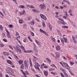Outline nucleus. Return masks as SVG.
Masks as SVG:
<instances>
[{
	"label": "nucleus",
	"instance_id": "1",
	"mask_svg": "<svg viewBox=\"0 0 77 77\" xmlns=\"http://www.w3.org/2000/svg\"><path fill=\"white\" fill-rule=\"evenodd\" d=\"M40 7L41 10L42 9H45V4H40L39 6Z\"/></svg>",
	"mask_w": 77,
	"mask_h": 77
},
{
	"label": "nucleus",
	"instance_id": "2",
	"mask_svg": "<svg viewBox=\"0 0 77 77\" xmlns=\"http://www.w3.org/2000/svg\"><path fill=\"white\" fill-rule=\"evenodd\" d=\"M40 16H41V17L42 19H43V20H47V17H46L43 14H40Z\"/></svg>",
	"mask_w": 77,
	"mask_h": 77
},
{
	"label": "nucleus",
	"instance_id": "3",
	"mask_svg": "<svg viewBox=\"0 0 77 77\" xmlns=\"http://www.w3.org/2000/svg\"><path fill=\"white\" fill-rule=\"evenodd\" d=\"M48 26L49 27L50 30H51V31L52 30V26H51L50 23H48Z\"/></svg>",
	"mask_w": 77,
	"mask_h": 77
},
{
	"label": "nucleus",
	"instance_id": "4",
	"mask_svg": "<svg viewBox=\"0 0 77 77\" xmlns=\"http://www.w3.org/2000/svg\"><path fill=\"white\" fill-rule=\"evenodd\" d=\"M35 65H34L35 68V66H37L38 67V66H40V65H38V63L37 62H35L34 63Z\"/></svg>",
	"mask_w": 77,
	"mask_h": 77
},
{
	"label": "nucleus",
	"instance_id": "5",
	"mask_svg": "<svg viewBox=\"0 0 77 77\" xmlns=\"http://www.w3.org/2000/svg\"><path fill=\"white\" fill-rule=\"evenodd\" d=\"M20 71H21L22 72L23 74V75H24V76L26 77V73L24 72L22 69H20Z\"/></svg>",
	"mask_w": 77,
	"mask_h": 77
},
{
	"label": "nucleus",
	"instance_id": "6",
	"mask_svg": "<svg viewBox=\"0 0 77 77\" xmlns=\"http://www.w3.org/2000/svg\"><path fill=\"white\" fill-rule=\"evenodd\" d=\"M33 59L34 62H36V60H38V58H37L35 56L33 57Z\"/></svg>",
	"mask_w": 77,
	"mask_h": 77
},
{
	"label": "nucleus",
	"instance_id": "7",
	"mask_svg": "<svg viewBox=\"0 0 77 77\" xmlns=\"http://www.w3.org/2000/svg\"><path fill=\"white\" fill-rule=\"evenodd\" d=\"M56 49L58 51L60 49V48L59 47V46L57 45L56 47Z\"/></svg>",
	"mask_w": 77,
	"mask_h": 77
},
{
	"label": "nucleus",
	"instance_id": "8",
	"mask_svg": "<svg viewBox=\"0 0 77 77\" xmlns=\"http://www.w3.org/2000/svg\"><path fill=\"white\" fill-rule=\"evenodd\" d=\"M44 74L46 76H47L48 75V72L46 71H45L44 72Z\"/></svg>",
	"mask_w": 77,
	"mask_h": 77
},
{
	"label": "nucleus",
	"instance_id": "9",
	"mask_svg": "<svg viewBox=\"0 0 77 77\" xmlns=\"http://www.w3.org/2000/svg\"><path fill=\"white\" fill-rule=\"evenodd\" d=\"M63 64H64V68L66 67V66H67V65H68V64L66 63L63 62Z\"/></svg>",
	"mask_w": 77,
	"mask_h": 77
},
{
	"label": "nucleus",
	"instance_id": "10",
	"mask_svg": "<svg viewBox=\"0 0 77 77\" xmlns=\"http://www.w3.org/2000/svg\"><path fill=\"white\" fill-rule=\"evenodd\" d=\"M25 13H26V11H25V10H23V12L20 13V14H21V15H24V14H25Z\"/></svg>",
	"mask_w": 77,
	"mask_h": 77
},
{
	"label": "nucleus",
	"instance_id": "11",
	"mask_svg": "<svg viewBox=\"0 0 77 77\" xmlns=\"http://www.w3.org/2000/svg\"><path fill=\"white\" fill-rule=\"evenodd\" d=\"M35 66V68L36 69H38V71H40V69H39V66Z\"/></svg>",
	"mask_w": 77,
	"mask_h": 77
},
{
	"label": "nucleus",
	"instance_id": "12",
	"mask_svg": "<svg viewBox=\"0 0 77 77\" xmlns=\"http://www.w3.org/2000/svg\"><path fill=\"white\" fill-rule=\"evenodd\" d=\"M6 72L7 73H8V74H11V71H9L8 69L6 70Z\"/></svg>",
	"mask_w": 77,
	"mask_h": 77
},
{
	"label": "nucleus",
	"instance_id": "13",
	"mask_svg": "<svg viewBox=\"0 0 77 77\" xmlns=\"http://www.w3.org/2000/svg\"><path fill=\"white\" fill-rule=\"evenodd\" d=\"M23 29H26L27 27V25L26 24H24L23 25Z\"/></svg>",
	"mask_w": 77,
	"mask_h": 77
},
{
	"label": "nucleus",
	"instance_id": "14",
	"mask_svg": "<svg viewBox=\"0 0 77 77\" xmlns=\"http://www.w3.org/2000/svg\"><path fill=\"white\" fill-rule=\"evenodd\" d=\"M65 68L66 69H70L69 66H68V65H67V66H66L65 67Z\"/></svg>",
	"mask_w": 77,
	"mask_h": 77
},
{
	"label": "nucleus",
	"instance_id": "15",
	"mask_svg": "<svg viewBox=\"0 0 77 77\" xmlns=\"http://www.w3.org/2000/svg\"><path fill=\"white\" fill-rule=\"evenodd\" d=\"M29 24H31V25H33L35 24V23L33 22H32L29 23Z\"/></svg>",
	"mask_w": 77,
	"mask_h": 77
},
{
	"label": "nucleus",
	"instance_id": "16",
	"mask_svg": "<svg viewBox=\"0 0 77 77\" xmlns=\"http://www.w3.org/2000/svg\"><path fill=\"white\" fill-rule=\"evenodd\" d=\"M62 28L63 29H68V27L67 26H62Z\"/></svg>",
	"mask_w": 77,
	"mask_h": 77
},
{
	"label": "nucleus",
	"instance_id": "17",
	"mask_svg": "<svg viewBox=\"0 0 77 77\" xmlns=\"http://www.w3.org/2000/svg\"><path fill=\"white\" fill-rule=\"evenodd\" d=\"M19 8H22V9H23L24 8V5H21L19 6Z\"/></svg>",
	"mask_w": 77,
	"mask_h": 77
},
{
	"label": "nucleus",
	"instance_id": "18",
	"mask_svg": "<svg viewBox=\"0 0 77 77\" xmlns=\"http://www.w3.org/2000/svg\"><path fill=\"white\" fill-rule=\"evenodd\" d=\"M7 62L8 63H9V64H11V63H12V62L9 60H7Z\"/></svg>",
	"mask_w": 77,
	"mask_h": 77
},
{
	"label": "nucleus",
	"instance_id": "19",
	"mask_svg": "<svg viewBox=\"0 0 77 77\" xmlns=\"http://www.w3.org/2000/svg\"><path fill=\"white\" fill-rule=\"evenodd\" d=\"M29 8H31L32 9H35V7H33V6L31 5L29 7Z\"/></svg>",
	"mask_w": 77,
	"mask_h": 77
},
{
	"label": "nucleus",
	"instance_id": "20",
	"mask_svg": "<svg viewBox=\"0 0 77 77\" xmlns=\"http://www.w3.org/2000/svg\"><path fill=\"white\" fill-rule=\"evenodd\" d=\"M42 25L43 27H45V22H42Z\"/></svg>",
	"mask_w": 77,
	"mask_h": 77
},
{
	"label": "nucleus",
	"instance_id": "21",
	"mask_svg": "<svg viewBox=\"0 0 77 77\" xmlns=\"http://www.w3.org/2000/svg\"><path fill=\"white\" fill-rule=\"evenodd\" d=\"M23 60L21 61V60H19L18 61L19 63V64H20V65H21V63H23Z\"/></svg>",
	"mask_w": 77,
	"mask_h": 77
},
{
	"label": "nucleus",
	"instance_id": "22",
	"mask_svg": "<svg viewBox=\"0 0 77 77\" xmlns=\"http://www.w3.org/2000/svg\"><path fill=\"white\" fill-rule=\"evenodd\" d=\"M25 66H26V65H28L27 63V61L25 60L24 62Z\"/></svg>",
	"mask_w": 77,
	"mask_h": 77
},
{
	"label": "nucleus",
	"instance_id": "23",
	"mask_svg": "<svg viewBox=\"0 0 77 77\" xmlns=\"http://www.w3.org/2000/svg\"><path fill=\"white\" fill-rule=\"evenodd\" d=\"M7 36L8 37V38H11V35H10V34L7 35Z\"/></svg>",
	"mask_w": 77,
	"mask_h": 77
},
{
	"label": "nucleus",
	"instance_id": "24",
	"mask_svg": "<svg viewBox=\"0 0 77 77\" xmlns=\"http://www.w3.org/2000/svg\"><path fill=\"white\" fill-rule=\"evenodd\" d=\"M22 49H23V50L24 51L25 50V49L24 48V47L23 46H21V47H20Z\"/></svg>",
	"mask_w": 77,
	"mask_h": 77
},
{
	"label": "nucleus",
	"instance_id": "25",
	"mask_svg": "<svg viewBox=\"0 0 77 77\" xmlns=\"http://www.w3.org/2000/svg\"><path fill=\"white\" fill-rule=\"evenodd\" d=\"M56 55L57 57H59L60 56L59 53L58 52H57V53L56 54Z\"/></svg>",
	"mask_w": 77,
	"mask_h": 77
},
{
	"label": "nucleus",
	"instance_id": "26",
	"mask_svg": "<svg viewBox=\"0 0 77 77\" xmlns=\"http://www.w3.org/2000/svg\"><path fill=\"white\" fill-rule=\"evenodd\" d=\"M19 23L20 24H22V23H23V20H19Z\"/></svg>",
	"mask_w": 77,
	"mask_h": 77
},
{
	"label": "nucleus",
	"instance_id": "27",
	"mask_svg": "<svg viewBox=\"0 0 77 77\" xmlns=\"http://www.w3.org/2000/svg\"><path fill=\"white\" fill-rule=\"evenodd\" d=\"M25 68L26 69H28V65L25 66Z\"/></svg>",
	"mask_w": 77,
	"mask_h": 77
},
{
	"label": "nucleus",
	"instance_id": "28",
	"mask_svg": "<svg viewBox=\"0 0 77 77\" xmlns=\"http://www.w3.org/2000/svg\"><path fill=\"white\" fill-rule=\"evenodd\" d=\"M3 41L4 42H8V40H7L6 38L3 39Z\"/></svg>",
	"mask_w": 77,
	"mask_h": 77
},
{
	"label": "nucleus",
	"instance_id": "29",
	"mask_svg": "<svg viewBox=\"0 0 77 77\" xmlns=\"http://www.w3.org/2000/svg\"><path fill=\"white\" fill-rule=\"evenodd\" d=\"M63 59H64V60H67L66 59V57H65V56H63Z\"/></svg>",
	"mask_w": 77,
	"mask_h": 77
},
{
	"label": "nucleus",
	"instance_id": "30",
	"mask_svg": "<svg viewBox=\"0 0 77 77\" xmlns=\"http://www.w3.org/2000/svg\"><path fill=\"white\" fill-rule=\"evenodd\" d=\"M31 34L32 36H35V34H34V33L33 32H31Z\"/></svg>",
	"mask_w": 77,
	"mask_h": 77
},
{
	"label": "nucleus",
	"instance_id": "31",
	"mask_svg": "<svg viewBox=\"0 0 77 77\" xmlns=\"http://www.w3.org/2000/svg\"><path fill=\"white\" fill-rule=\"evenodd\" d=\"M58 20H60V21H63V22H64V20H62V19H61V18H58Z\"/></svg>",
	"mask_w": 77,
	"mask_h": 77
},
{
	"label": "nucleus",
	"instance_id": "32",
	"mask_svg": "<svg viewBox=\"0 0 77 77\" xmlns=\"http://www.w3.org/2000/svg\"><path fill=\"white\" fill-rule=\"evenodd\" d=\"M17 51H18L19 53H21V50L20 49L17 50Z\"/></svg>",
	"mask_w": 77,
	"mask_h": 77
},
{
	"label": "nucleus",
	"instance_id": "33",
	"mask_svg": "<svg viewBox=\"0 0 77 77\" xmlns=\"http://www.w3.org/2000/svg\"><path fill=\"white\" fill-rule=\"evenodd\" d=\"M61 42H62V43H63V45H64V42H63V39L62 38H61Z\"/></svg>",
	"mask_w": 77,
	"mask_h": 77
},
{
	"label": "nucleus",
	"instance_id": "34",
	"mask_svg": "<svg viewBox=\"0 0 77 77\" xmlns=\"http://www.w3.org/2000/svg\"><path fill=\"white\" fill-rule=\"evenodd\" d=\"M0 29L1 30H3V26L2 25L0 26Z\"/></svg>",
	"mask_w": 77,
	"mask_h": 77
},
{
	"label": "nucleus",
	"instance_id": "35",
	"mask_svg": "<svg viewBox=\"0 0 77 77\" xmlns=\"http://www.w3.org/2000/svg\"><path fill=\"white\" fill-rule=\"evenodd\" d=\"M8 26L10 28H12V27H13V26L12 25H9Z\"/></svg>",
	"mask_w": 77,
	"mask_h": 77
},
{
	"label": "nucleus",
	"instance_id": "36",
	"mask_svg": "<svg viewBox=\"0 0 77 77\" xmlns=\"http://www.w3.org/2000/svg\"><path fill=\"white\" fill-rule=\"evenodd\" d=\"M46 59L48 61V62H51V60H50V59L48 58H47Z\"/></svg>",
	"mask_w": 77,
	"mask_h": 77
},
{
	"label": "nucleus",
	"instance_id": "37",
	"mask_svg": "<svg viewBox=\"0 0 77 77\" xmlns=\"http://www.w3.org/2000/svg\"><path fill=\"white\" fill-rule=\"evenodd\" d=\"M16 48L17 49V50L20 49V48H19V47L18 46H16Z\"/></svg>",
	"mask_w": 77,
	"mask_h": 77
},
{
	"label": "nucleus",
	"instance_id": "38",
	"mask_svg": "<svg viewBox=\"0 0 77 77\" xmlns=\"http://www.w3.org/2000/svg\"><path fill=\"white\" fill-rule=\"evenodd\" d=\"M32 19V17H28V20H30Z\"/></svg>",
	"mask_w": 77,
	"mask_h": 77
},
{
	"label": "nucleus",
	"instance_id": "39",
	"mask_svg": "<svg viewBox=\"0 0 77 77\" xmlns=\"http://www.w3.org/2000/svg\"><path fill=\"white\" fill-rule=\"evenodd\" d=\"M64 40V42H65V43H67V39H66V38H65Z\"/></svg>",
	"mask_w": 77,
	"mask_h": 77
},
{
	"label": "nucleus",
	"instance_id": "40",
	"mask_svg": "<svg viewBox=\"0 0 77 77\" xmlns=\"http://www.w3.org/2000/svg\"><path fill=\"white\" fill-rule=\"evenodd\" d=\"M73 42H74L75 44H76L77 43V42L75 40V39L73 40Z\"/></svg>",
	"mask_w": 77,
	"mask_h": 77
},
{
	"label": "nucleus",
	"instance_id": "41",
	"mask_svg": "<svg viewBox=\"0 0 77 77\" xmlns=\"http://www.w3.org/2000/svg\"><path fill=\"white\" fill-rule=\"evenodd\" d=\"M21 69H23V68H24V64H22L21 65Z\"/></svg>",
	"mask_w": 77,
	"mask_h": 77
},
{
	"label": "nucleus",
	"instance_id": "42",
	"mask_svg": "<svg viewBox=\"0 0 77 77\" xmlns=\"http://www.w3.org/2000/svg\"><path fill=\"white\" fill-rule=\"evenodd\" d=\"M30 64L31 67H32V66H33L32 65V62H31L30 61Z\"/></svg>",
	"mask_w": 77,
	"mask_h": 77
},
{
	"label": "nucleus",
	"instance_id": "43",
	"mask_svg": "<svg viewBox=\"0 0 77 77\" xmlns=\"http://www.w3.org/2000/svg\"><path fill=\"white\" fill-rule=\"evenodd\" d=\"M64 74L65 75V77H68V74H66V73H65Z\"/></svg>",
	"mask_w": 77,
	"mask_h": 77
},
{
	"label": "nucleus",
	"instance_id": "44",
	"mask_svg": "<svg viewBox=\"0 0 77 77\" xmlns=\"http://www.w3.org/2000/svg\"><path fill=\"white\" fill-rule=\"evenodd\" d=\"M69 13H71L72 12V10L71 9H70L68 11Z\"/></svg>",
	"mask_w": 77,
	"mask_h": 77
},
{
	"label": "nucleus",
	"instance_id": "45",
	"mask_svg": "<svg viewBox=\"0 0 77 77\" xmlns=\"http://www.w3.org/2000/svg\"><path fill=\"white\" fill-rule=\"evenodd\" d=\"M12 0L13 1V2H14L15 3H16V5L17 4V0Z\"/></svg>",
	"mask_w": 77,
	"mask_h": 77
},
{
	"label": "nucleus",
	"instance_id": "46",
	"mask_svg": "<svg viewBox=\"0 0 77 77\" xmlns=\"http://www.w3.org/2000/svg\"><path fill=\"white\" fill-rule=\"evenodd\" d=\"M8 47H9V48H10L11 49H12V50H13V48H12V46L9 45L8 46Z\"/></svg>",
	"mask_w": 77,
	"mask_h": 77
},
{
	"label": "nucleus",
	"instance_id": "47",
	"mask_svg": "<svg viewBox=\"0 0 77 77\" xmlns=\"http://www.w3.org/2000/svg\"><path fill=\"white\" fill-rule=\"evenodd\" d=\"M60 74L62 77H64V75L62 73H60Z\"/></svg>",
	"mask_w": 77,
	"mask_h": 77
},
{
	"label": "nucleus",
	"instance_id": "48",
	"mask_svg": "<svg viewBox=\"0 0 77 77\" xmlns=\"http://www.w3.org/2000/svg\"><path fill=\"white\" fill-rule=\"evenodd\" d=\"M0 14L1 15H2V16H3V17H4V15H3V13H2V12H0Z\"/></svg>",
	"mask_w": 77,
	"mask_h": 77
},
{
	"label": "nucleus",
	"instance_id": "49",
	"mask_svg": "<svg viewBox=\"0 0 77 77\" xmlns=\"http://www.w3.org/2000/svg\"><path fill=\"white\" fill-rule=\"evenodd\" d=\"M29 51H25V50L24 51V52L25 53H29Z\"/></svg>",
	"mask_w": 77,
	"mask_h": 77
},
{
	"label": "nucleus",
	"instance_id": "50",
	"mask_svg": "<svg viewBox=\"0 0 77 77\" xmlns=\"http://www.w3.org/2000/svg\"><path fill=\"white\" fill-rule=\"evenodd\" d=\"M26 75H28L29 74V72L27 71H26V72H25Z\"/></svg>",
	"mask_w": 77,
	"mask_h": 77
},
{
	"label": "nucleus",
	"instance_id": "51",
	"mask_svg": "<svg viewBox=\"0 0 77 77\" xmlns=\"http://www.w3.org/2000/svg\"><path fill=\"white\" fill-rule=\"evenodd\" d=\"M0 46H2V47H4V45H3V44H2L1 43L0 45Z\"/></svg>",
	"mask_w": 77,
	"mask_h": 77
},
{
	"label": "nucleus",
	"instance_id": "52",
	"mask_svg": "<svg viewBox=\"0 0 77 77\" xmlns=\"http://www.w3.org/2000/svg\"><path fill=\"white\" fill-rule=\"evenodd\" d=\"M40 32H44V30H43L42 29H40Z\"/></svg>",
	"mask_w": 77,
	"mask_h": 77
},
{
	"label": "nucleus",
	"instance_id": "53",
	"mask_svg": "<svg viewBox=\"0 0 77 77\" xmlns=\"http://www.w3.org/2000/svg\"><path fill=\"white\" fill-rule=\"evenodd\" d=\"M58 23V24H61V21H58L57 22Z\"/></svg>",
	"mask_w": 77,
	"mask_h": 77
},
{
	"label": "nucleus",
	"instance_id": "54",
	"mask_svg": "<svg viewBox=\"0 0 77 77\" xmlns=\"http://www.w3.org/2000/svg\"><path fill=\"white\" fill-rule=\"evenodd\" d=\"M6 32L7 33V35H9V32L8 31H6Z\"/></svg>",
	"mask_w": 77,
	"mask_h": 77
},
{
	"label": "nucleus",
	"instance_id": "55",
	"mask_svg": "<svg viewBox=\"0 0 77 77\" xmlns=\"http://www.w3.org/2000/svg\"><path fill=\"white\" fill-rule=\"evenodd\" d=\"M33 51H29V53H33Z\"/></svg>",
	"mask_w": 77,
	"mask_h": 77
},
{
	"label": "nucleus",
	"instance_id": "56",
	"mask_svg": "<svg viewBox=\"0 0 77 77\" xmlns=\"http://www.w3.org/2000/svg\"><path fill=\"white\" fill-rule=\"evenodd\" d=\"M16 35L17 36V35H19V34H18V32H16Z\"/></svg>",
	"mask_w": 77,
	"mask_h": 77
},
{
	"label": "nucleus",
	"instance_id": "57",
	"mask_svg": "<svg viewBox=\"0 0 77 77\" xmlns=\"http://www.w3.org/2000/svg\"><path fill=\"white\" fill-rule=\"evenodd\" d=\"M35 41L37 44H38V43L39 42H38V40H35Z\"/></svg>",
	"mask_w": 77,
	"mask_h": 77
},
{
	"label": "nucleus",
	"instance_id": "58",
	"mask_svg": "<svg viewBox=\"0 0 77 77\" xmlns=\"http://www.w3.org/2000/svg\"><path fill=\"white\" fill-rule=\"evenodd\" d=\"M63 2H66V3L67 2V1L66 0H63Z\"/></svg>",
	"mask_w": 77,
	"mask_h": 77
},
{
	"label": "nucleus",
	"instance_id": "59",
	"mask_svg": "<svg viewBox=\"0 0 77 77\" xmlns=\"http://www.w3.org/2000/svg\"><path fill=\"white\" fill-rule=\"evenodd\" d=\"M10 75H13V76L14 75V74L13 73L11 72L10 73Z\"/></svg>",
	"mask_w": 77,
	"mask_h": 77
},
{
	"label": "nucleus",
	"instance_id": "60",
	"mask_svg": "<svg viewBox=\"0 0 77 77\" xmlns=\"http://www.w3.org/2000/svg\"><path fill=\"white\" fill-rule=\"evenodd\" d=\"M14 58H15L16 59V58H17V59H18V57H17V56L16 55L14 56Z\"/></svg>",
	"mask_w": 77,
	"mask_h": 77
},
{
	"label": "nucleus",
	"instance_id": "61",
	"mask_svg": "<svg viewBox=\"0 0 77 77\" xmlns=\"http://www.w3.org/2000/svg\"><path fill=\"white\" fill-rule=\"evenodd\" d=\"M66 3H68L69 5H70L71 4V2H69L67 1Z\"/></svg>",
	"mask_w": 77,
	"mask_h": 77
},
{
	"label": "nucleus",
	"instance_id": "62",
	"mask_svg": "<svg viewBox=\"0 0 77 77\" xmlns=\"http://www.w3.org/2000/svg\"><path fill=\"white\" fill-rule=\"evenodd\" d=\"M45 36H48V34H47V33H45Z\"/></svg>",
	"mask_w": 77,
	"mask_h": 77
},
{
	"label": "nucleus",
	"instance_id": "63",
	"mask_svg": "<svg viewBox=\"0 0 77 77\" xmlns=\"http://www.w3.org/2000/svg\"><path fill=\"white\" fill-rule=\"evenodd\" d=\"M63 18L64 19H66V16H63Z\"/></svg>",
	"mask_w": 77,
	"mask_h": 77
},
{
	"label": "nucleus",
	"instance_id": "64",
	"mask_svg": "<svg viewBox=\"0 0 77 77\" xmlns=\"http://www.w3.org/2000/svg\"><path fill=\"white\" fill-rule=\"evenodd\" d=\"M5 77H9V75H8L7 74L5 75Z\"/></svg>",
	"mask_w": 77,
	"mask_h": 77
}]
</instances>
